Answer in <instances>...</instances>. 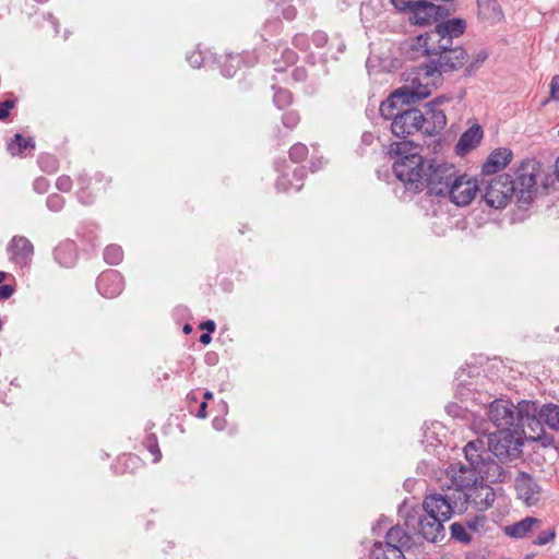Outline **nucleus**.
Returning <instances> with one entry per match:
<instances>
[{"mask_svg":"<svg viewBox=\"0 0 559 559\" xmlns=\"http://www.w3.org/2000/svg\"><path fill=\"white\" fill-rule=\"evenodd\" d=\"M478 19L488 25H495L504 19L498 0H477Z\"/></svg>","mask_w":559,"mask_h":559,"instance_id":"4be33fe9","label":"nucleus"},{"mask_svg":"<svg viewBox=\"0 0 559 559\" xmlns=\"http://www.w3.org/2000/svg\"><path fill=\"white\" fill-rule=\"evenodd\" d=\"M515 489L519 498L528 506L536 503L539 499V486L536 484L533 477L525 472H521L516 476Z\"/></svg>","mask_w":559,"mask_h":559,"instance_id":"6ab92c4d","label":"nucleus"},{"mask_svg":"<svg viewBox=\"0 0 559 559\" xmlns=\"http://www.w3.org/2000/svg\"><path fill=\"white\" fill-rule=\"evenodd\" d=\"M450 46H452V43L436 26L433 29L414 37L411 41V50L420 52L428 60L437 58Z\"/></svg>","mask_w":559,"mask_h":559,"instance_id":"9b49d317","label":"nucleus"},{"mask_svg":"<svg viewBox=\"0 0 559 559\" xmlns=\"http://www.w3.org/2000/svg\"><path fill=\"white\" fill-rule=\"evenodd\" d=\"M216 324L213 320L204 321L200 324L201 330H205V333H213L215 331Z\"/></svg>","mask_w":559,"mask_h":559,"instance_id":"680f3d73","label":"nucleus"},{"mask_svg":"<svg viewBox=\"0 0 559 559\" xmlns=\"http://www.w3.org/2000/svg\"><path fill=\"white\" fill-rule=\"evenodd\" d=\"M456 177L457 170L454 165L437 159H425L423 171H420L423 186L418 192L426 188L429 195L447 197L452 180Z\"/></svg>","mask_w":559,"mask_h":559,"instance_id":"423d86ee","label":"nucleus"},{"mask_svg":"<svg viewBox=\"0 0 559 559\" xmlns=\"http://www.w3.org/2000/svg\"><path fill=\"white\" fill-rule=\"evenodd\" d=\"M543 421L552 430H559V406L554 403L539 405Z\"/></svg>","mask_w":559,"mask_h":559,"instance_id":"c85d7f7f","label":"nucleus"},{"mask_svg":"<svg viewBox=\"0 0 559 559\" xmlns=\"http://www.w3.org/2000/svg\"><path fill=\"white\" fill-rule=\"evenodd\" d=\"M404 549L390 542H376L370 550L371 559H405Z\"/></svg>","mask_w":559,"mask_h":559,"instance_id":"a878e982","label":"nucleus"},{"mask_svg":"<svg viewBox=\"0 0 559 559\" xmlns=\"http://www.w3.org/2000/svg\"><path fill=\"white\" fill-rule=\"evenodd\" d=\"M311 41L317 48H323L329 41V36L323 31H316L311 36Z\"/></svg>","mask_w":559,"mask_h":559,"instance_id":"49530a36","label":"nucleus"},{"mask_svg":"<svg viewBox=\"0 0 559 559\" xmlns=\"http://www.w3.org/2000/svg\"><path fill=\"white\" fill-rule=\"evenodd\" d=\"M274 90H275V92H274V96H273V102H274V105L278 109H283L292 104L293 96L288 90L281 88V87L274 88Z\"/></svg>","mask_w":559,"mask_h":559,"instance_id":"473e14b6","label":"nucleus"},{"mask_svg":"<svg viewBox=\"0 0 559 559\" xmlns=\"http://www.w3.org/2000/svg\"><path fill=\"white\" fill-rule=\"evenodd\" d=\"M212 397H213V393H212V392L206 391V392L204 393V399H205V400H210V399H212Z\"/></svg>","mask_w":559,"mask_h":559,"instance_id":"774afa93","label":"nucleus"},{"mask_svg":"<svg viewBox=\"0 0 559 559\" xmlns=\"http://www.w3.org/2000/svg\"><path fill=\"white\" fill-rule=\"evenodd\" d=\"M394 9L399 12H407L412 14L415 0H390Z\"/></svg>","mask_w":559,"mask_h":559,"instance_id":"37998d69","label":"nucleus"},{"mask_svg":"<svg viewBox=\"0 0 559 559\" xmlns=\"http://www.w3.org/2000/svg\"><path fill=\"white\" fill-rule=\"evenodd\" d=\"M308 147L302 143H295L289 150V158L294 163H300L306 159Z\"/></svg>","mask_w":559,"mask_h":559,"instance_id":"c9c22d12","label":"nucleus"},{"mask_svg":"<svg viewBox=\"0 0 559 559\" xmlns=\"http://www.w3.org/2000/svg\"><path fill=\"white\" fill-rule=\"evenodd\" d=\"M447 474L450 476L452 485L447 493H452L456 490H471L481 483L480 472L476 464L454 463L447 468Z\"/></svg>","mask_w":559,"mask_h":559,"instance_id":"f8f14e48","label":"nucleus"},{"mask_svg":"<svg viewBox=\"0 0 559 559\" xmlns=\"http://www.w3.org/2000/svg\"><path fill=\"white\" fill-rule=\"evenodd\" d=\"M293 45L300 50H307L310 46V39L307 34L299 33L294 36Z\"/></svg>","mask_w":559,"mask_h":559,"instance_id":"a18cd8bd","label":"nucleus"},{"mask_svg":"<svg viewBox=\"0 0 559 559\" xmlns=\"http://www.w3.org/2000/svg\"><path fill=\"white\" fill-rule=\"evenodd\" d=\"M464 454L467 463L478 464L481 483H502L507 473L500 463L496 462L491 456L492 453L486 449L485 440L475 439L464 447Z\"/></svg>","mask_w":559,"mask_h":559,"instance_id":"0eeeda50","label":"nucleus"},{"mask_svg":"<svg viewBox=\"0 0 559 559\" xmlns=\"http://www.w3.org/2000/svg\"><path fill=\"white\" fill-rule=\"evenodd\" d=\"M103 257L106 263L117 265L123 259L122 248L118 245H109L105 248Z\"/></svg>","mask_w":559,"mask_h":559,"instance_id":"7c9ffc66","label":"nucleus"},{"mask_svg":"<svg viewBox=\"0 0 559 559\" xmlns=\"http://www.w3.org/2000/svg\"><path fill=\"white\" fill-rule=\"evenodd\" d=\"M56 188L61 192H69L72 189V179L66 175L58 177Z\"/></svg>","mask_w":559,"mask_h":559,"instance_id":"09e8293b","label":"nucleus"},{"mask_svg":"<svg viewBox=\"0 0 559 559\" xmlns=\"http://www.w3.org/2000/svg\"><path fill=\"white\" fill-rule=\"evenodd\" d=\"M451 500L464 502V512L467 510L469 503H472L477 511H485L489 509L495 502L493 489L484 483L478 484L469 492L456 490L455 492L449 493Z\"/></svg>","mask_w":559,"mask_h":559,"instance_id":"4468645a","label":"nucleus"},{"mask_svg":"<svg viewBox=\"0 0 559 559\" xmlns=\"http://www.w3.org/2000/svg\"><path fill=\"white\" fill-rule=\"evenodd\" d=\"M481 191V187L477 180L468 178L466 175H457L447 192V197L450 198L451 202L459 206L468 205L476 193Z\"/></svg>","mask_w":559,"mask_h":559,"instance_id":"2eb2a0df","label":"nucleus"},{"mask_svg":"<svg viewBox=\"0 0 559 559\" xmlns=\"http://www.w3.org/2000/svg\"><path fill=\"white\" fill-rule=\"evenodd\" d=\"M468 53L462 46H450L437 58H431L426 63L417 68L419 80H426V83L435 85V79H440L442 74L452 73L467 63Z\"/></svg>","mask_w":559,"mask_h":559,"instance_id":"39448f33","label":"nucleus"},{"mask_svg":"<svg viewBox=\"0 0 559 559\" xmlns=\"http://www.w3.org/2000/svg\"><path fill=\"white\" fill-rule=\"evenodd\" d=\"M293 79L297 82H304L307 79V71L305 68H296L293 71Z\"/></svg>","mask_w":559,"mask_h":559,"instance_id":"052dcab7","label":"nucleus"},{"mask_svg":"<svg viewBox=\"0 0 559 559\" xmlns=\"http://www.w3.org/2000/svg\"><path fill=\"white\" fill-rule=\"evenodd\" d=\"M300 121V116L296 110H288L282 117L283 124L288 128H295Z\"/></svg>","mask_w":559,"mask_h":559,"instance_id":"ea45409f","label":"nucleus"},{"mask_svg":"<svg viewBox=\"0 0 559 559\" xmlns=\"http://www.w3.org/2000/svg\"><path fill=\"white\" fill-rule=\"evenodd\" d=\"M305 174L306 173L304 167H299L294 170L293 177L297 181V185L295 186L297 191H299L302 188L301 181L304 180Z\"/></svg>","mask_w":559,"mask_h":559,"instance_id":"13d9d810","label":"nucleus"},{"mask_svg":"<svg viewBox=\"0 0 559 559\" xmlns=\"http://www.w3.org/2000/svg\"><path fill=\"white\" fill-rule=\"evenodd\" d=\"M384 542H390V544H393L404 550L409 549L414 544L412 535L400 525L392 526L385 533Z\"/></svg>","mask_w":559,"mask_h":559,"instance_id":"bb28decb","label":"nucleus"},{"mask_svg":"<svg viewBox=\"0 0 559 559\" xmlns=\"http://www.w3.org/2000/svg\"><path fill=\"white\" fill-rule=\"evenodd\" d=\"M123 286V278L116 270L103 272L96 281L98 293L106 298H114L120 295Z\"/></svg>","mask_w":559,"mask_h":559,"instance_id":"a211bd4d","label":"nucleus"},{"mask_svg":"<svg viewBox=\"0 0 559 559\" xmlns=\"http://www.w3.org/2000/svg\"><path fill=\"white\" fill-rule=\"evenodd\" d=\"M415 150L414 141L402 139V141L393 142L390 145L389 154L391 157H399L393 164L396 178L403 182L406 190L418 193L423 186L420 171H423L425 158Z\"/></svg>","mask_w":559,"mask_h":559,"instance_id":"7ed1b4c3","label":"nucleus"},{"mask_svg":"<svg viewBox=\"0 0 559 559\" xmlns=\"http://www.w3.org/2000/svg\"><path fill=\"white\" fill-rule=\"evenodd\" d=\"M445 411L452 417H461L463 414V408L456 403H450L445 406Z\"/></svg>","mask_w":559,"mask_h":559,"instance_id":"4d7b16f0","label":"nucleus"},{"mask_svg":"<svg viewBox=\"0 0 559 559\" xmlns=\"http://www.w3.org/2000/svg\"><path fill=\"white\" fill-rule=\"evenodd\" d=\"M48 187H49V183L47 181V179L45 178H37L34 183H33V188L36 192L38 193H45L47 192L48 190Z\"/></svg>","mask_w":559,"mask_h":559,"instance_id":"6e6d98bb","label":"nucleus"},{"mask_svg":"<svg viewBox=\"0 0 559 559\" xmlns=\"http://www.w3.org/2000/svg\"><path fill=\"white\" fill-rule=\"evenodd\" d=\"M122 460L124 461L123 464L126 466H129L130 464L135 466L136 464L140 463V459L136 455H126L122 457Z\"/></svg>","mask_w":559,"mask_h":559,"instance_id":"e2e57ef3","label":"nucleus"},{"mask_svg":"<svg viewBox=\"0 0 559 559\" xmlns=\"http://www.w3.org/2000/svg\"><path fill=\"white\" fill-rule=\"evenodd\" d=\"M451 15V11L445 5L435 4L427 0H415L412 14L408 20L412 24L418 26H428L437 24Z\"/></svg>","mask_w":559,"mask_h":559,"instance_id":"ddd939ff","label":"nucleus"},{"mask_svg":"<svg viewBox=\"0 0 559 559\" xmlns=\"http://www.w3.org/2000/svg\"><path fill=\"white\" fill-rule=\"evenodd\" d=\"M55 260L63 267H72L78 260V247L74 241L61 242L53 250Z\"/></svg>","mask_w":559,"mask_h":559,"instance_id":"b1692460","label":"nucleus"},{"mask_svg":"<svg viewBox=\"0 0 559 559\" xmlns=\"http://www.w3.org/2000/svg\"><path fill=\"white\" fill-rule=\"evenodd\" d=\"M14 294V287L12 285H0V299H9Z\"/></svg>","mask_w":559,"mask_h":559,"instance_id":"bf43d9fd","label":"nucleus"},{"mask_svg":"<svg viewBox=\"0 0 559 559\" xmlns=\"http://www.w3.org/2000/svg\"><path fill=\"white\" fill-rule=\"evenodd\" d=\"M451 97L445 95H440L432 99L431 102H428L424 105V111L427 114L428 117H432L433 112H441L444 114L442 109L439 108L440 105L450 102Z\"/></svg>","mask_w":559,"mask_h":559,"instance_id":"72a5a7b5","label":"nucleus"},{"mask_svg":"<svg viewBox=\"0 0 559 559\" xmlns=\"http://www.w3.org/2000/svg\"><path fill=\"white\" fill-rule=\"evenodd\" d=\"M238 59H239L238 56L234 57V56L230 55L228 57V60L226 61V63L222 68L223 75H225L227 78H233L236 74L237 67L234 64V61L238 62Z\"/></svg>","mask_w":559,"mask_h":559,"instance_id":"79ce46f5","label":"nucleus"},{"mask_svg":"<svg viewBox=\"0 0 559 559\" xmlns=\"http://www.w3.org/2000/svg\"><path fill=\"white\" fill-rule=\"evenodd\" d=\"M466 530L467 528L465 527L464 524L455 522L450 526L451 537L454 540L460 542L462 544H468L471 543L472 538Z\"/></svg>","mask_w":559,"mask_h":559,"instance_id":"2f4dec72","label":"nucleus"},{"mask_svg":"<svg viewBox=\"0 0 559 559\" xmlns=\"http://www.w3.org/2000/svg\"><path fill=\"white\" fill-rule=\"evenodd\" d=\"M206 408H207L206 402H202L198 408L197 416L199 418H205L207 416Z\"/></svg>","mask_w":559,"mask_h":559,"instance_id":"0e129e2a","label":"nucleus"},{"mask_svg":"<svg viewBox=\"0 0 559 559\" xmlns=\"http://www.w3.org/2000/svg\"><path fill=\"white\" fill-rule=\"evenodd\" d=\"M78 181L80 182V185H82L81 189L76 192L79 201L84 205H88V204L93 203V200H94L93 197L88 193V191L84 187L86 183L85 176L81 175L78 178Z\"/></svg>","mask_w":559,"mask_h":559,"instance_id":"58836bf2","label":"nucleus"},{"mask_svg":"<svg viewBox=\"0 0 559 559\" xmlns=\"http://www.w3.org/2000/svg\"><path fill=\"white\" fill-rule=\"evenodd\" d=\"M144 444L146 449L151 452V454L154 456L153 462L157 463L162 459V452L158 447V440L156 435H147Z\"/></svg>","mask_w":559,"mask_h":559,"instance_id":"f704fd0d","label":"nucleus"},{"mask_svg":"<svg viewBox=\"0 0 559 559\" xmlns=\"http://www.w3.org/2000/svg\"><path fill=\"white\" fill-rule=\"evenodd\" d=\"M483 136V128L477 123L473 124L461 134L455 145V153L461 156L465 155L480 143Z\"/></svg>","mask_w":559,"mask_h":559,"instance_id":"412c9836","label":"nucleus"},{"mask_svg":"<svg viewBox=\"0 0 559 559\" xmlns=\"http://www.w3.org/2000/svg\"><path fill=\"white\" fill-rule=\"evenodd\" d=\"M10 262L16 267L28 269L34 257V246L24 236H14L7 246Z\"/></svg>","mask_w":559,"mask_h":559,"instance_id":"f3484780","label":"nucleus"},{"mask_svg":"<svg viewBox=\"0 0 559 559\" xmlns=\"http://www.w3.org/2000/svg\"><path fill=\"white\" fill-rule=\"evenodd\" d=\"M293 186V182L287 176H280L275 183V187L278 191H287Z\"/></svg>","mask_w":559,"mask_h":559,"instance_id":"864d4df0","label":"nucleus"},{"mask_svg":"<svg viewBox=\"0 0 559 559\" xmlns=\"http://www.w3.org/2000/svg\"><path fill=\"white\" fill-rule=\"evenodd\" d=\"M282 15L287 21H293L297 16V10L294 5L284 4L282 9Z\"/></svg>","mask_w":559,"mask_h":559,"instance_id":"5fc2aeb1","label":"nucleus"},{"mask_svg":"<svg viewBox=\"0 0 559 559\" xmlns=\"http://www.w3.org/2000/svg\"><path fill=\"white\" fill-rule=\"evenodd\" d=\"M36 143L32 136H23L21 133H15L7 142V151L12 157H26V151H34Z\"/></svg>","mask_w":559,"mask_h":559,"instance_id":"393cba45","label":"nucleus"},{"mask_svg":"<svg viewBox=\"0 0 559 559\" xmlns=\"http://www.w3.org/2000/svg\"><path fill=\"white\" fill-rule=\"evenodd\" d=\"M430 94L429 83H423L418 76H414L409 84L395 90L380 104L381 117L392 120L390 128L394 136L408 139L418 132L433 136L444 130L445 114L433 112L432 117H428L424 110L414 107Z\"/></svg>","mask_w":559,"mask_h":559,"instance_id":"f257e3e1","label":"nucleus"},{"mask_svg":"<svg viewBox=\"0 0 559 559\" xmlns=\"http://www.w3.org/2000/svg\"><path fill=\"white\" fill-rule=\"evenodd\" d=\"M540 165L534 160L528 159L522 162L516 169V177L513 179L516 190L514 194L518 202L523 205H530L533 201V195L536 191V177L538 175Z\"/></svg>","mask_w":559,"mask_h":559,"instance_id":"9d476101","label":"nucleus"},{"mask_svg":"<svg viewBox=\"0 0 559 559\" xmlns=\"http://www.w3.org/2000/svg\"><path fill=\"white\" fill-rule=\"evenodd\" d=\"M66 200L58 193L49 194L46 200V205L51 212H60L64 206Z\"/></svg>","mask_w":559,"mask_h":559,"instance_id":"e433bc0d","label":"nucleus"},{"mask_svg":"<svg viewBox=\"0 0 559 559\" xmlns=\"http://www.w3.org/2000/svg\"><path fill=\"white\" fill-rule=\"evenodd\" d=\"M485 522V516L484 515H477V516H474L473 519H469L465 522V527L471 530V531H477L478 527L480 525H483Z\"/></svg>","mask_w":559,"mask_h":559,"instance_id":"603ef678","label":"nucleus"},{"mask_svg":"<svg viewBox=\"0 0 559 559\" xmlns=\"http://www.w3.org/2000/svg\"><path fill=\"white\" fill-rule=\"evenodd\" d=\"M513 153L508 147L493 150L481 166L483 175H493L503 169L512 160Z\"/></svg>","mask_w":559,"mask_h":559,"instance_id":"aec40b11","label":"nucleus"},{"mask_svg":"<svg viewBox=\"0 0 559 559\" xmlns=\"http://www.w3.org/2000/svg\"><path fill=\"white\" fill-rule=\"evenodd\" d=\"M483 199L492 209H503L510 199L515 195V182L509 174L498 175L490 181H481Z\"/></svg>","mask_w":559,"mask_h":559,"instance_id":"1a4fd4ad","label":"nucleus"},{"mask_svg":"<svg viewBox=\"0 0 559 559\" xmlns=\"http://www.w3.org/2000/svg\"><path fill=\"white\" fill-rule=\"evenodd\" d=\"M464 502L451 500L449 493L427 495L421 504L423 513L413 509L407 512L404 526L416 532L418 536L428 543L437 544L444 539V522L454 513L464 512Z\"/></svg>","mask_w":559,"mask_h":559,"instance_id":"f03ea898","label":"nucleus"},{"mask_svg":"<svg viewBox=\"0 0 559 559\" xmlns=\"http://www.w3.org/2000/svg\"><path fill=\"white\" fill-rule=\"evenodd\" d=\"M518 431L516 426H513L489 432L485 441L486 449L491 451L500 463L518 459L524 444Z\"/></svg>","mask_w":559,"mask_h":559,"instance_id":"6e6552de","label":"nucleus"},{"mask_svg":"<svg viewBox=\"0 0 559 559\" xmlns=\"http://www.w3.org/2000/svg\"><path fill=\"white\" fill-rule=\"evenodd\" d=\"M488 57L489 53L486 49H481L477 53H475L472 61L465 64L464 76L474 75L481 67V64L487 60Z\"/></svg>","mask_w":559,"mask_h":559,"instance_id":"c756f323","label":"nucleus"},{"mask_svg":"<svg viewBox=\"0 0 559 559\" xmlns=\"http://www.w3.org/2000/svg\"><path fill=\"white\" fill-rule=\"evenodd\" d=\"M556 536L555 528H549L547 531L542 532L535 539L534 545L543 546L551 542Z\"/></svg>","mask_w":559,"mask_h":559,"instance_id":"c03bdc74","label":"nucleus"},{"mask_svg":"<svg viewBox=\"0 0 559 559\" xmlns=\"http://www.w3.org/2000/svg\"><path fill=\"white\" fill-rule=\"evenodd\" d=\"M555 182H559V156L556 159L554 174L545 175L542 185L544 189H549L555 185Z\"/></svg>","mask_w":559,"mask_h":559,"instance_id":"a19ab883","label":"nucleus"},{"mask_svg":"<svg viewBox=\"0 0 559 559\" xmlns=\"http://www.w3.org/2000/svg\"><path fill=\"white\" fill-rule=\"evenodd\" d=\"M212 341L210 333H202L200 335V343L203 345H207Z\"/></svg>","mask_w":559,"mask_h":559,"instance_id":"69168bd1","label":"nucleus"},{"mask_svg":"<svg viewBox=\"0 0 559 559\" xmlns=\"http://www.w3.org/2000/svg\"><path fill=\"white\" fill-rule=\"evenodd\" d=\"M471 383H467L465 384L464 383V380L460 381L456 386V394L461 397V399H469L471 394H472V389L469 388Z\"/></svg>","mask_w":559,"mask_h":559,"instance_id":"3c124183","label":"nucleus"},{"mask_svg":"<svg viewBox=\"0 0 559 559\" xmlns=\"http://www.w3.org/2000/svg\"><path fill=\"white\" fill-rule=\"evenodd\" d=\"M559 102V74H556L551 78L549 84V97L542 102V105L545 106L549 102Z\"/></svg>","mask_w":559,"mask_h":559,"instance_id":"4c0bfd02","label":"nucleus"},{"mask_svg":"<svg viewBox=\"0 0 559 559\" xmlns=\"http://www.w3.org/2000/svg\"><path fill=\"white\" fill-rule=\"evenodd\" d=\"M487 415L496 430L513 428L516 423V406L510 401L497 399L489 404Z\"/></svg>","mask_w":559,"mask_h":559,"instance_id":"dca6fc26","label":"nucleus"},{"mask_svg":"<svg viewBox=\"0 0 559 559\" xmlns=\"http://www.w3.org/2000/svg\"><path fill=\"white\" fill-rule=\"evenodd\" d=\"M515 426L523 441L539 442L543 447L552 445L555 441L544 429L539 403L536 401L522 400L518 403Z\"/></svg>","mask_w":559,"mask_h":559,"instance_id":"20e7f679","label":"nucleus"},{"mask_svg":"<svg viewBox=\"0 0 559 559\" xmlns=\"http://www.w3.org/2000/svg\"><path fill=\"white\" fill-rule=\"evenodd\" d=\"M15 105V99H5L4 102H0V121H3L9 117L10 110L13 109Z\"/></svg>","mask_w":559,"mask_h":559,"instance_id":"de8ad7c7","label":"nucleus"},{"mask_svg":"<svg viewBox=\"0 0 559 559\" xmlns=\"http://www.w3.org/2000/svg\"><path fill=\"white\" fill-rule=\"evenodd\" d=\"M187 60L193 68H200L204 62V58L201 51H192L187 56Z\"/></svg>","mask_w":559,"mask_h":559,"instance_id":"8fccbe9b","label":"nucleus"},{"mask_svg":"<svg viewBox=\"0 0 559 559\" xmlns=\"http://www.w3.org/2000/svg\"><path fill=\"white\" fill-rule=\"evenodd\" d=\"M540 520L536 518L527 516L512 525H508L504 527L506 535L512 538H524L527 534L533 530L534 524H539Z\"/></svg>","mask_w":559,"mask_h":559,"instance_id":"cd10ccee","label":"nucleus"},{"mask_svg":"<svg viewBox=\"0 0 559 559\" xmlns=\"http://www.w3.org/2000/svg\"><path fill=\"white\" fill-rule=\"evenodd\" d=\"M47 20H49L51 22V24L55 27V32L58 33L59 32L58 20L51 13L47 14Z\"/></svg>","mask_w":559,"mask_h":559,"instance_id":"338daca9","label":"nucleus"},{"mask_svg":"<svg viewBox=\"0 0 559 559\" xmlns=\"http://www.w3.org/2000/svg\"><path fill=\"white\" fill-rule=\"evenodd\" d=\"M466 21L462 17L443 19L437 22L436 27L453 44L455 38L461 37L466 31Z\"/></svg>","mask_w":559,"mask_h":559,"instance_id":"5701e85b","label":"nucleus"}]
</instances>
